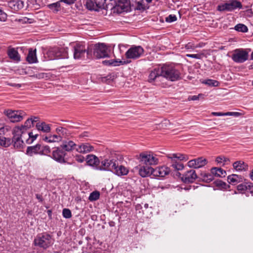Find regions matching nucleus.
<instances>
[{"mask_svg": "<svg viewBox=\"0 0 253 253\" xmlns=\"http://www.w3.org/2000/svg\"><path fill=\"white\" fill-rule=\"evenodd\" d=\"M110 50L104 43H98L91 45L88 47L87 56L93 55L96 59L103 58L109 57Z\"/></svg>", "mask_w": 253, "mask_h": 253, "instance_id": "nucleus-1", "label": "nucleus"}, {"mask_svg": "<svg viewBox=\"0 0 253 253\" xmlns=\"http://www.w3.org/2000/svg\"><path fill=\"white\" fill-rule=\"evenodd\" d=\"M162 77L167 80L174 82L180 80L181 73L174 66L171 65L164 64L162 67Z\"/></svg>", "mask_w": 253, "mask_h": 253, "instance_id": "nucleus-2", "label": "nucleus"}, {"mask_svg": "<svg viewBox=\"0 0 253 253\" xmlns=\"http://www.w3.org/2000/svg\"><path fill=\"white\" fill-rule=\"evenodd\" d=\"M34 243L36 246L46 249L53 244V241L50 235L44 233L38 234L35 239Z\"/></svg>", "mask_w": 253, "mask_h": 253, "instance_id": "nucleus-3", "label": "nucleus"}, {"mask_svg": "<svg viewBox=\"0 0 253 253\" xmlns=\"http://www.w3.org/2000/svg\"><path fill=\"white\" fill-rule=\"evenodd\" d=\"M47 55L50 60H54L57 58H68V53L67 49L58 47L50 48L47 52Z\"/></svg>", "mask_w": 253, "mask_h": 253, "instance_id": "nucleus-4", "label": "nucleus"}, {"mask_svg": "<svg viewBox=\"0 0 253 253\" xmlns=\"http://www.w3.org/2000/svg\"><path fill=\"white\" fill-rule=\"evenodd\" d=\"M167 157L169 159H171L172 168L177 170H182L184 168V166L182 163L177 162V160L187 161L188 159L187 155L180 153L170 154Z\"/></svg>", "mask_w": 253, "mask_h": 253, "instance_id": "nucleus-5", "label": "nucleus"}, {"mask_svg": "<svg viewBox=\"0 0 253 253\" xmlns=\"http://www.w3.org/2000/svg\"><path fill=\"white\" fill-rule=\"evenodd\" d=\"M117 164V160L112 156L101 160V165L98 167V169L113 171L114 169H116Z\"/></svg>", "mask_w": 253, "mask_h": 253, "instance_id": "nucleus-6", "label": "nucleus"}, {"mask_svg": "<svg viewBox=\"0 0 253 253\" xmlns=\"http://www.w3.org/2000/svg\"><path fill=\"white\" fill-rule=\"evenodd\" d=\"M140 162L147 166L156 165L159 163L157 156L150 153H142L139 154L138 158Z\"/></svg>", "mask_w": 253, "mask_h": 253, "instance_id": "nucleus-7", "label": "nucleus"}, {"mask_svg": "<svg viewBox=\"0 0 253 253\" xmlns=\"http://www.w3.org/2000/svg\"><path fill=\"white\" fill-rule=\"evenodd\" d=\"M3 114L7 117L10 121L12 123L19 122L22 121L26 114L21 110H5Z\"/></svg>", "mask_w": 253, "mask_h": 253, "instance_id": "nucleus-8", "label": "nucleus"}, {"mask_svg": "<svg viewBox=\"0 0 253 253\" xmlns=\"http://www.w3.org/2000/svg\"><path fill=\"white\" fill-rule=\"evenodd\" d=\"M144 52V49L141 46L133 45L126 51L125 56L127 59H136L140 57Z\"/></svg>", "mask_w": 253, "mask_h": 253, "instance_id": "nucleus-9", "label": "nucleus"}, {"mask_svg": "<svg viewBox=\"0 0 253 253\" xmlns=\"http://www.w3.org/2000/svg\"><path fill=\"white\" fill-rule=\"evenodd\" d=\"M248 52L243 48L236 49L232 55V59L236 63H242L248 59Z\"/></svg>", "mask_w": 253, "mask_h": 253, "instance_id": "nucleus-10", "label": "nucleus"}, {"mask_svg": "<svg viewBox=\"0 0 253 253\" xmlns=\"http://www.w3.org/2000/svg\"><path fill=\"white\" fill-rule=\"evenodd\" d=\"M88 48L86 49L85 45L83 43H77L74 46V58L81 59L84 57L85 53L87 54Z\"/></svg>", "mask_w": 253, "mask_h": 253, "instance_id": "nucleus-11", "label": "nucleus"}, {"mask_svg": "<svg viewBox=\"0 0 253 253\" xmlns=\"http://www.w3.org/2000/svg\"><path fill=\"white\" fill-rule=\"evenodd\" d=\"M197 178V173L194 169L186 171L181 177V180L185 183H193Z\"/></svg>", "mask_w": 253, "mask_h": 253, "instance_id": "nucleus-12", "label": "nucleus"}, {"mask_svg": "<svg viewBox=\"0 0 253 253\" xmlns=\"http://www.w3.org/2000/svg\"><path fill=\"white\" fill-rule=\"evenodd\" d=\"M66 153L60 148L57 147L52 151L51 158L60 163H65V156Z\"/></svg>", "mask_w": 253, "mask_h": 253, "instance_id": "nucleus-13", "label": "nucleus"}, {"mask_svg": "<svg viewBox=\"0 0 253 253\" xmlns=\"http://www.w3.org/2000/svg\"><path fill=\"white\" fill-rule=\"evenodd\" d=\"M138 170L139 174L142 177L149 176L151 174L153 175L154 169L151 167L146 165L138 166L136 167Z\"/></svg>", "mask_w": 253, "mask_h": 253, "instance_id": "nucleus-14", "label": "nucleus"}, {"mask_svg": "<svg viewBox=\"0 0 253 253\" xmlns=\"http://www.w3.org/2000/svg\"><path fill=\"white\" fill-rule=\"evenodd\" d=\"M188 166L190 168L194 169H199L204 167L206 165V159L203 158H198L189 161L188 162Z\"/></svg>", "mask_w": 253, "mask_h": 253, "instance_id": "nucleus-15", "label": "nucleus"}, {"mask_svg": "<svg viewBox=\"0 0 253 253\" xmlns=\"http://www.w3.org/2000/svg\"><path fill=\"white\" fill-rule=\"evenodd\" d=\"M94 148L88 143H83L77 145L76 151L80 153L85 154L94 150Z\"/></svg>", "mask_w": 253, "mask_h": 253, "instance_id": "nucleus-16", "label": "nucleus"}, {"mask_svg": "<svg viewBox=\"0 0 253 253\" xmlns=\"http://www.w3.org/2000/svg\"><path fill=\"white\" fill-rule=\"evenodd\" d=\"M24 2L21 0H12L8 2L7 5L13 11H18L24 7Z\"/></svg>", "mask_w": 253, "mask_h": 253, "instance_id": "nucleus-17", "label": "nucleus"}, {"mask_svg": "<svg viewBox=\"0 0 253 253\" xmlns=\"http://www.w3.org/2000/svg\"><path fill=\"white\" fill-rule=\"evenodd\" d=\"M170 169L166 166H162L154 169L153 175L155 176L164 177L169 174Z\"/></svg>", "mask_w": 253, "mask_h": 253, "instance_id": "nucleus-18", "label": "nucleus"}, {"mask_svg": "<svg viewBox=\"0 0 253 253\" xmlns=\"http://www.w3.org/2000/svg\"><path fill=\"white\" fill-rule=\"evenodd\" d=\"M160 76L162 77V67L155 68L150 72L148 77V82L152 83Z\"/></svg>", "mask_w": 253, "mask_h": 253, "instance_id": "nucleus-19", "label": "nucleus"}, {"mask_svg": "<svg viewBox=\"0 0 253 253\" xmlns=\"http://www.w3.org/2000/svg\"><path fill=\"white\" fill-rule=\"evenodd\" d=\"M86 163L88 165L94 167L97 169L100 167V161L97 157L94 155H88L86 156Z\"/></svg>", "mask_w": 253, "mask_h": 253, "instance_id": "nucleus-20", "label": "nucleus"}, {"mask_svg": "<svg viewBox=\"0 0 253 253\" xmlns=\"http://www.w3.org/2000/svg\"><path fill=\"white\" fill-rule=\"evenodd\" d=\"M244 180V177L241 175L232 174L227 176L228 182L232 185H235L242 182Z\"/></svg>", "mask_w": 253, "mask_h": 253, "instance_id": "nucleus-21", "label": "nucleus"}, {"mask_svg": "<svg viewBox=\"0 0 253 253\" xmlns=\"http://www.w3.org/2000/svg\"><path fill=\"white\" fill-rule=\"evenodd\" d=\"M41 144H39L32 146H29L27 148L26 154L31 157L33 156L34 155H41Z\"/></svg>", "mask_w": 253, "mask_h": 253, "instance_id": "nucleus-22", "label": "nucleus"}, {"mask_svg": "<svg viewBox=\"0 0 253 253\" xmlns=\"http://www.w3.org/2000/svg\"><path fill=\"white\" fill-rule=\"evenodd\" d=\"M55 131L58 135L60 136L61 141L63 138H67L69 137L71 134L67 128L61 126L57 127Z\"/></svg>", "mask_w": 253, "mask_h": 253, "instance_id": "nucleus-23", "label": "nucleus"}, {"mask_svg": "<svg viewBox=\"0 0 253 253\" xmlns=\"http://www.w3.org/2000/svg\"><path fill=\"white\" fill-rule=\"evenodd\" d=\"M7 52L8 57L14 61L18 62L20 61V55L15 48H9Z\"/></svg>", "mask_w": 253, "mask_h": 253, "instance_id": "nucleus-24", "label": "nucleus"}, {"mask_svg": "<svg viewBox=\"0 0 253 253\" xmlns=\"http://www.w3.org/2000/svg\"><path fill=\"white\" fill-rule=\"evenodd\" d=\"M233 168L238 171H247L248 169V165L242 161L235 162L233 164Z\"/></svg>", "mask_w": 253, "mask_h": 253, "instance_id": "nucleus-25", "label": "nucleus"}, {"mask_svg": "<svg viewBox=\"0 0 253 253\" xmlns=\"http://www.w3.org/2000/svg\"><path fill=\"white\" fill-rule=\"evenodd\" d=\"M112 172L118 176H121L126 175L129 172V170L127 168L125 167L124 166H119L118 163L117 165L116 169H114Z\"/></svg>", "mask_w": 253, "mask_h": 253, "instance_id": "nucleus-26", "label": "nucleus"}, {"mask_svg": "<svg viewBox=\"0 0 253 253\" xmlns=\"http://www.w3.org/2000/svg\"><path fill=\"white\" fill-rule=\"evenodd\" d=\"M77 145L73 141L69 140L68 141H64L61 145V147L64 150L70 152L76 149Z\"/></svg>", "mask_w": 253, "mask_h": 253, "instance_id": "nucleus-27", "label": "nucleus"}, {"mask_svg": "<svg viewBox=\"0 0 253 253\" xmlns=\"http://www.w3.org/2000/svg\"><path fill=\"white\" fill-rule=\"evenodd\" d=\"M227 2L229 11H232L237 8L241 9L242 4L237 0H230Z\"/></svg>", "mask_w": 253, "mask_h": 253, "instance_id": "nucleus-28", "label": "nucleus"}, {"mask_svg": "<svg viewBox=\"0 0 253 253\" xmlns=\"http://www.w3.org/2000/svg\"><path fill=\"white\" fill-rule=\"evenodd\" d=\"M27 61L30 64L35 63L38 62L36 55V49L33 50L32 48L29 49V52L26 57Z\"/></svg>", "mask_w": 253, "mask_h": 253, "instance_id": "nucleus-29", "label": "nucleus"}, {"mask_svg": "<svg viewBox=\"0 0 253 253\" xmlns=\"http://www.w3.org/2000/svg\"><path fill=\"white\" fill-rule=\"evenodd\" d=\"M85 7L89 10L99 11L100 9H103L102 7H100L97 5L92 0H86L84 4Z\"/></svg>", "mask_w": 253, "mask_h": 253, "instance_id": "nucleus-30", "label": "nucleus"}, {"mask_svg": "<svg viewBox=\"0 0 253 253\" xmlns=\"http://www.w3.org/2000/svg\"><path fill=\"white\" fill-rule=\"evenodd\" d=\"M211 173L217 177H223L226 175V171L220 168L213 167L211 169Z\"/></svg>", "mask_w": 253, "mask_h": 253, "instance_id": "nucleus-31", "label": "nucleus"}, {"mask_svg": "<svg viewBox=\"0 0 253 253\" xmlns=\"http://www.w3.org/2000/svg\"><path fill=\"white\" fill-rule=\"evenodd\" d=\"M213 184L217 189L221 190H228L230 188L229 185L219 179L214 180Z\"/></svg>", "mask_w": 253, "mask_h": 253, "instance_id": "nucleus-32", "label": "nucleus"}, {"mask_svg": "<svg viewBox=\"0 0 253 253\" xmlns=\"http://www.w3.org/2000/svg\"><path fill=\"white\" fill-rule=\"evenodd\" d=\"M36 127L38 130L46 133L50 132L51 130L49 125L47 124L45 122L37 123Z\"/></svg>", "mask_w": 253, "mask_h": 253, "instance_id": "nucleus-33", "label": "nucleus"}, {"mask_svg": "<svg viewBox=\"0 0 253 253\" xmlns=\"http://www.w3.org/2000/svg\"><path fill=\"white\" fill-rule=\"evenodd\" d=\"M43 140L47 143H53L60 142V137L57 133L53 135H49L43 138Z\"/></svg>", "mask_w": 253, "mask_h": 253, "instance_id": "nucleus-34", "label": "nucleus"}, {"mask_svg": "<svg viewBox=\"0 0 253 253\" xmlns=\"http://www.w3.org/2000/svg\"><path fill=\"white\" fill-rule=\"evenodd\" d=\"M149 3H146L145 0H140L137 2L135 9L144 11L149 8Z\"/></svg>", "mask_w": 253, "mask_h": 253, "instance_id": "nucleus-35", "label": "nucleus"}, {"mask_svg": "<svg viewBox=\"0 0 253 253\" xmlns=\"http://www.w3.org/2000/svg\"><path fill=\"white\" fill-rule=\"evenodd\" d=\"M24 130L23 127H21V126H17L14 127L12 130V138L21 137Z\"/></svg>", "mask_w": 253, "mask_h": 253, "instance_id": "nucleus-36", "label": "nucleus"}, {"mask_svg": "<svg viewBox=\"0 0 253 253\" xmlns=\"http://www.w3.org/2000/svg\"><path fill=\"white\" fill-rule=\"evenodd\" d=\"M11 141L12 143H13V146L15 148L20 149L23 146L24 142L21 139V137L12 138Z\"/></svg>", "mask_w": 253, "mask_h": 253, "instance_id": "nucleus-37", "label": "nucleus"}, {"mask_svg": "<svg viewBox=\"0 0 253 253\" xmlns=\"http://www.w3.org/2000/svg\"><path fill=\"white\" fill-rule=\"evenodd\" d=\"M12 144L10 138H6L3 136H0V145L4 147H8Z\"/></svg>", "mask_w": 253, "mask_h": 253, "instance_id": "nucleus-38", "label": "nucleus"}, {"mask_svg": "<svg viewBox=\"0 0 253 253\" xmlns=\"http://www.w3.org/2000/svg\"><path fill=\"white\" fill-rule=\"evenodd\" d=\"M234 29L238 31L243 33H246L248 31V27L243 24H237L235 27Z\"/></svg>", "mask_w": 253, "mask_h": 253, "instance_id": "nucleus-39", "label": "nucleus"}, {"mask_svg": "<svg viewBox=\"0 0 253 253\" xmlns=\"http://www.w3.org/2000/svg\"><path fill=\"white\" fill-rule=\"evenodd\" d=\"M100 197V193L98 191H95L91 192L88 197L90 201H94L98 200Z\"/></svg>", "mask_w": 253, "mask_h": 253, "instance_id": "nucleus-40", "label": "nucleus"}, {"mask_svg": "<svg viewBox=\"0 0 253 253\" xmlns=\"http://www.w3.org/2000/svg\"><path fill=\"white\" fill-rule=\"evenodd\" d=\"M29 138L26 140L27 144H32L37 138L38 134H34L32 132L28 133Z\"/></svg>", "mask_w": 253, "mask_h": 253, "instance_id": "nucleus-41", "label": "nucleus"}, {"mask_svg": "<svg viewBox=\"0 0 253 253\" xmlns=\"http://www.w3.org/2000/svg\"><path fill=\"white\" fill-rule=\"evenodd\" d=\"M205 95L203 94H199L198 95L189 96L188 98L189 101L198 100H204Z\"/></svg>", "mask_w": 253, "mask_h": 253, "instance_id": "nucleus-42", "label": "nucleus"}, {"mask_svg": "<svg viewBox=\"0 0 253 253\" xmlns=\"http://www.w3.org/2000/svg\"><path fill=\"white\" fill-rule=\"evenodd\" d=\"M41 155H45L50 153V148L47 145L42 146L41 145Z\"/></svg>", "mask_w": 253, "mask_h": 253, "instance_id": "nucleus-43", "label": "nucleus"}, {"mask_svg": "<svg viewBox=\"0 0 253 253\" xmlns=\"http://www.w3.org/2000/svg\"><path fill=\"white\" fill-rule=\"evenodd\" d=\"M16 21L21 23H32L34 22V19L24 17L21 18L16 19Z\"/></svg>", "mask_w": 253, "mask_h": 253, "instance_id": "nucleus-44", "label": "nucleus"}, {"mask_svg": "<svg viewBox=\"0 0 253 253\" xmlns=\"http://www.w3.org/2000/svg\"><path fill=\"white\" fill-rule=\"evenodd\" d=\"M129 62H126L125 61H122L120 59H112L111 63L112 66H118L120 65H124L129 63Z\"/></svg>", "mask_w": 253, "mask_h": 253, "instance_id": "nucleus-45", "label": "nucleus"}, {"mask_svg": "<svg viewBox=\"0 0 253 253\" xmlns=\"http://www.w3.org/2000/svg\"><path fill=\"white\" fill-rule=\"evenodd\" d=\"M217 9L219 11H229L227 2H225L217 6Z\"/></svg>", "mask_w": 253, "mask_h": 253, "instance_id": "nucleus-46", "label": "nucleus"}, {"mask_svg": "<svg viewBox=\"0 0 253 253\" xmlns=\"http://www.w3.org/2000/svg\"><path fill=\"white\" fill-rule=\"evenodd\" d=\"M60 2H61V1L60 0L55 3L50 4L48 5V7L50 9H54L56 11H59L61 7Z\"/></svg>", "mask_w": 253, "mask_h": 253, "instance_id": "nucleus-47", "label": "nucleus"}, {"mask_svg": "<svg viewBox=\"0 0 253 253\" xmlns=\"http://www.w3.org/2000/svg\"><path fill=\"white\" fill-rule=\"evenodd\" d=\"M33 124L32 123V121L30 119H27L24 125H22L21 127H23V128L25 130L27 129V128H29L31 127L32 126H33Z\"/></svg>", "mask_w": 253, "mask_h": 253, "instance_id": "nucleus-48", "label": "nucleus"}, {"mask_svg": "<svg viewBox=\"0 0 253 253\" xmlns=\"http://www.w3.org/2000/svg\"><path fill=\"white\" fill-rule=\"evenodd\" d=\"M219 82L217 81L211 80V79H207V85L210 86H218L219 85Z\"/></svg>", "mask_w": 253, "mask_h": 253, "instance_id": "nucleus-49", "label": "nucleus"}, {"mask_svg": "<svg viewBox=\"0 0 253 253\" xmlns=\"http://www.w3.org/2000/svg\"><path fill=\"white\" fill-rule=\"evenodd\" d=\"M62 215L64 218H70L72 216V213L69 209H64L62 211Z\"/></svg>", "mask_w": 253, "mask_h": 253, "instance_id": "nucleus-50", "label": "nucleus"}, {"mask_svg": "<svg viewBox=\"0 0 253 253\" xmlns=\"http://www.w3.org/2000/svg\"><path fill=\"white\" fill-rule=\"evenodd\" d=\"M237 189L241 193H244L247 190V186H246V183H243L239 184L237 186Z\"/></svg>", "mask_w": 253, "mask_h": 253, "instance_id": "nucleus-51", "label": "nucleus"}, {"mask_svg": "<svg viewBox=\"0 0 253 253\" xmlns=\"http://www.w3.org/2000/svg\"><path fill=\"white\" fill-rule=\"evenodd\" d=\"M177 20V17L175 15L170 14L166 18V21L167 22H172Z\"/></svg>", "mask_w": 253, "mask_h": 253, "instance_id": "nucleus-52", "label": "nucleus"}, {"mask_svg": "<svg viewBox=\"0 0 253 253\" xmlns=\"http://www.w3.org/2000/svg\"><path fill=\"white\" fill-rule=\"evenodd\" d=\"M7 14L4 11L0 9V21L4 22L7 19Z\"/></svg>", "mask_w": 253, "mask_h": 253, "instance_id": "nucleus-53", "label": "nucleus"}, {"mask_svg": "<svg viewBox=\"0 0 253 253\" xmlns=\"http://www.w3.org/2000/svg\"><path fill=\"white\" fill-rule=\"evenodd\" d=\"M214 177L215 176L211 172V173H207V183L211 182L212 181H214V180H215Z\"/></svg>", "mask_w": 253, "mask_h": 253, "instance_id": "nucleus-54", "label": "nucleus"}, {"mask_svg": "<svg viewBox=\"0 0 253 253\" xmlns=\"http://www.w3.org/2000/svg\"><path fill=\"white\" fill-rule=\"evenodd\" d=\"M95 1V3H97V5H99L100 7H102L103 8H105V5L106 3V0H94Z\"/></svg>", "mask_w": 253, "mask_h": 253, "instance_id": "nucleus-55", "label": "nucleus"}, {"mask_svg": "<svg viewBox=\"0 0 253 253\" xmlns=\"http://www.w3.org/2000/svg\"><path fill=\"white\" fill-rule=\"evenodd\" d=\"M75 159L77 162L80 163H82L85 161L84 157L81 155H77L75 156Z\"/></svg>", "mask_w": 253, "mask_h": 253, "instance_id": "nucleus-56", "label": "nucleus"}, {"mask_svg": "<svg viewBox=\"0 0 253 253\" xmlns=\"http://www.w3.org/2000/svg\"><path fill=\"white\" fill-rule=\"evenodd\" d=\"M247 190H249L251 193H253V183L251 182H246Z\"/></svg>", "mask_w": 253, "mask_h": 253, "instance_id": "nucleus-57", "label": "nucleus"}, {"mask_svg": "<svg viewBox=\"0 0 253 253\" xmlns=\"http://www.w3.org/2000/svg\"><path fill=\"white\" fill-rule=\"evenodd\" d=\"M202 56H204V55L200 54H186V56H187V57L194 58H198V59L201 58Z\"/></svg>", "mask_w": 253, "mask_h": 253, "instance_id": "nucleus-58", "label": "nucleus"}, {"mask_svg": "<svg viewBox=\"0 0 253 253\" xmlns=\"http://www.w3.org/2000/svg\"><path fill=\"white\" fill-rule=\"evenodd\" d=\"M90 136V133L88 131H84L79 135L80 138H85L89 137Z\"/></svg>", "mask_w": 253, "mask_h": 253, "instance_id": "nucleus-59", "label": "nucleus"}, {"mask_svg": "<svg viewBox=\"0 0 253 253\" xmlns=\"http://www.w3.org/2000/svg\"><path fill=\"white\" fill-rule=\"evenodd\" d=\"M77 0H60V1L67 4L71 5L75 2Z\"/></svg>", "mask_w": 253, "mask_h": 253, "instance_id": "nucleus-60", "label": "nucleus"}, {"mask_svg": "<svg viewBox=\"0 0 253 253\" xmlns=\"http://www.w3.org/2000/svg\"><path fill=\"white\" fill-rule=\"evenodd\" d=\"M7 85L11 86H13V87H18V88L20 87L21 86V85L20 84L12 83H8Z\"/></svg>", "mask_w": 253, "mask_h": 253, "instance_id": "nucleus-61", "label": "nucleus"}, {"mask_svg": "<svg viewBox=\"0 0 253 253\" xmlns=\"http://www.w3.org/2000/svg\"><path fill=\"white\" fill-rule=\"evenodd\" d=\"M111 61H112V59L106 60H104V61H103V63L104 65H106L112 66V64L111 63Z\"/></svg>", "mask_w": 253, "mask_h": 253, "instance_id": "nucleus-62", "label": "nucleus"}, {"mask_svg": "<svg viewBox=\"0 0 253 253\" xmlns=\"http://www.w3.org/2000/svg\"><path fill=\"white\" fill-rule=\"evenodd\" d=\"M5 130H8V129L6 127H2L0 128V136H3V135L5 133Z\"/></svg>", "mask_w": 253, "mask_h": 253, "instance_id": "nucleus-63", "label": "nucleus"}, {"mask_svg": "<svg viewBox=\"0 0 253 253\" xmlns=\"http://www.w3.org/2000/svg\"><path fill=\"white\" fill-rule=\"evenodd\" d=\"M36 198L39 200V202H42L43 201V199L42 198V196L41 195L37 194L36 195Z\"/></svg>", "mask_w": 253, "mask_h": 253, "instance_id": "nucleus-64", "label": "nucleus"}]
</instances>
